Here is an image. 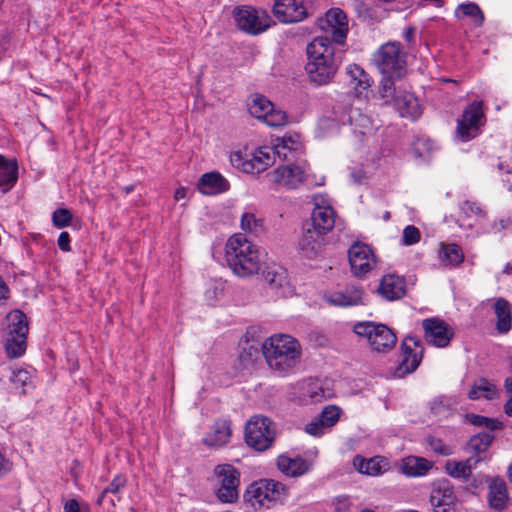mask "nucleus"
Here are the masks:
<instances>
[{
	"instance_id": "f257e3e1",
	"label": "nucleus",
	"mask_w": 512,
	"mask_h": 512,
	"mask_svg": "<svg viewBox=\"0 0 512 512\" xmlns=\"http://www.w3.org/2000/svg\"><path fill=\"white\" fill-rule=\"evenodd\" d=\"M306 73L318 86L331 83L342 63L343 50L337 51L327 36L315 37L306 48Z\"/></svg>"
},
{
	"instance_id": "f03ea898",
	"label": "nucleus",
	"mask_w": 512,
	"mask_h": 512,
	"mask_svg": "<svg viewBox=\"0 0 512 512\" xmlns=\"http://www.w3.org/2000/svg\"><path fill=\"white\" fill-rule=\"evenodd\" d=\"M372 62L382 75L380 96H390L394 85L401 83L407 74V54L399 42H387L372 55Z\"/></svg>"
},
{
	"instance_id": "7ed1b4c3",
	"label": "nucleus",
	"mask_w": 512,
	"mask_h": 512,
	"mask_svg": "<svg viewBox=\"0 0 512 512\" xmlns=\"http://www.w3.org/2000/svg\"><path fill=\"white\" fill-rule=\"evenodd\" d=\"M263 356L273 371L285 375L300 362L302 348L299 341L288 334H274L262 344Z\"/></svg>"
},
{
	"instance_id": "20e7f679",
	"label": "nucleus",
	"mask_w": 512,
	"mask_h": 512,
	"mask_svg": "<svg viewBox=\"0 0 512 512\" xmlns=\"http://www.w3.org/2000/svg\"><path fill=\"white\" fill-rule=\"evenodd\" d=\"M225 260L232 272L241 278L250 277L260 270L261 261L257 247L241 233L228 239Z\"/></svg>"
},
{
	"instance_id": "39448f33",
	"label": "nucleus",
	"mask_w": 512,
	"mask_h": 512,
	"mask_svg": "<svg viewBox=\"0 0 512 512\" xmlns=\"http://www.w3.org/2000/svg\"><path fill=\"white\" fill-rule=\"evenodd\" d=\"M289 496V489L273 479H262L251 483L244 494V499L253 509H269L283 503Z\"/></svg>"
},
{
	"instance_id": "423d86ee",
	"label": "nucleus",
	"mask_w": 512,
	"mask_h": 512,
	"mask_svg": "<svg viewBox=\"0 0 512 512\" xmlns=\"http://www.w3.org/2000/svg\"><path fill=\"white\" fill-rule=\"evenodd\" d=\"M276 438L275 423L263 415L251 417L245 426V441L256 451L263 452L270 449Z\"/></svg>"
},
{
	"instance_id": "0eeeda50",
	"label": "nucleus",
	"mask_w": 512,
	"mask_h": 512,
	"mask_svg": "<svg viewBox=\"0 0 512 512\" xmlns=\"http://www.w3.org/2000/svg\"><path fill=\"white\" fill-rule=\"evenodd\" d=\"M277 153L274 146H261L245 155L233 152L230 160L233 166L247 174H259L275 163Z\"/></svg>"
},
{
	"instance_id": "6e6552de",
	"label": "nucleus",
	"mask_w": 512,
	"mask_h": 512,
	"mask_svg": "<svg viewBox=\"0 0 512 512\" xmlns=\"http://www.w3.org/2000/svg\"><path fill=\"white\" fill-rule=\"evenodd\" d=\"M232 16L236 27L252 36L265 32L272 21L266 10L246 4L236 6Z\"/></svg>"
},
{
	"instance_id": "1a4fd4ad",
	"label": "nucleus",
	"mask_w": 512,
	"mask_h": 512,
	"mask_svg": "<svg viewBox=\"0 0 512 512\" xmlns=\"http://www.w3.org/2000/svg\"><path fill=\"white\" fill-rule=\"evenodd\" d=\"M353 331L368 340L371 348L377 352H388L397 341L395 333L386 325L372 321L358 322Z\"/></svg>"
},
{
	"instance_id": "9d476101",
	"label": "nucleus",
	"mask_w": 512,
	"mask_h": 512,
	"mask_svg": "<svg viewBox=\"0 0 512 512\" xmlns=\"http://www.w3.org/2000/svg\"><path fill=\"white\" fill-rule=\"evenodd\" d=\"M309 165L306 162L288 163L280 165L267 174L271 183L288 190L297 189L301 185L309 184Z\"/></svg>"
},
{
	"instance_id": "9b49d317",
	"label": "nucleus",
	"mask_w": 512,
	"mask_h": 512,
	"mask_svg": "<svg viewBox=\"0 0 512 512\" xmlns=\"http://www.w3.org/2000/svg\"><path fill=\"white\" fill-rule=\"evenodd\" d=\"M214 475L220 484L216 492L217 498L223 503L236 502L239 497V471L231 464H220L215 467Z\"/></svg>"
},
{
	"instance_id": "f8f14e48",
	"label": "nucleus",
	"mask_w": 512,
	"mask_h": 512,
	"mask_svg": "<svg viewBox=\"0 0 512 512\" xmlns=\"http://www.w3.org/2000/svg\"><path fill=\"white\" fill-rule=\"evenodd\" d=\"M317 24L334 46L344 44L349 29L347 16L341 9L328 10Z\"/></svg>"
},
{
	"instance_id": "ddd939ff",
	"label": "nucleus",
	"mask_w": 512,
	"mask_h": 512,
	"mask_svg": "<svg viewBox=\"0 0 512 512\" xmlns=\"http://www.w3.org/2000/svg\"><path fill=\"white\" fill-rule=\"evenodd\" d=\"M485 115L482 109V102L474 101L469 104L462 113L457 123V134L463 141H469L480 132L484 124Z\"/></svg>"
},
{
	"instance_id": "4468645a",
	"label": "nucleus",
	"mask_w": 512,
	"mask_h": 512,
	"mask_svg": "<svg viewBox=\"0 0 512 512\" xmlns=\"http://www.w3.org/2000/svg\"><path fill=\"white\" fill-rule=\"evenodd\" d=\"M380 97L384 100L385 104L394 106L402 117L416 119L421 114L417 98L405 89L402 82L394 85V89L389 97Z\"/></svg>"
},
{
	"instance_id": "2eb2a0df",
	"label": "nucleus",
	"mask_w": 512,
	"mask_h": 512,
	"mask_svg": "<svg viewBox=\"0 0 512 512\" xmlns=\"http://www.w3.org/2000/svg\"><path fill=\"white\" fill-rule=\"evenodd\" d=\"M351 271L356 277H363L376 267V257L367 244L355 242L348 250Z\"/></svg>"
},
{
	"instance_id": "dca6fc26",
	"label": "nucleus",
	"mask_w": 512,
	"mask_h": 512,
	"mask_svg": "<svg viewBox=\"0 0 512 512\" xmlns=\"http://www.w3.org/2000/svg\"><path fill=\"white\" fill-rule=\"evenodd\" d=\"M423 347L414 337H406L401 343V359L396 368L395 375L404 377L414 372L421 363Z\"/></svg>"
},
{
	"instance_id": "f3484780",
	"label": "nucleus",
	"mask_w": 512,
	"mask_h": 512,
	"mask_svg": "<svg viewBox=\"0 0 512 512\" xmlns=\"http://www.w3.org/2000/svg\"><path fill=\"white\" fill-rule=\"evenodd\" d=\"M422 326L425 340L435 347H447L454 337V329L440 318L424 319Z\"/></svg>"
},
{
	"instance_id": "a211bd4d",
	"label": "nucleus",
	"mask_w": 512,
	"mask_h": 512,
	"mask_svg": "<svg viewBox=\"0 0 512 512\" xmlns=\"http://www.w3.org/2000/svg\"><path fill=\"white\" fill-rule=\"evenodd\" d=\"M272 11L282 23H296L308 17L305 0H274Z\"/></svg>"
},
{
	"instance_id": "6ab92c4d",
	"label": "nucleus",
	"mask_w": 512,
	"mask_h": 512,
	"mask_svg": "<svg viewBox=\"0 0 512 512\" xmlns=\"http://www.w3.org/2000/svg\"><path fill=\"white\" fill-rule=\"evenodd\" d=\"M324 301L335 307H351L363 304V290L356 286H347L343 290L327 291Z\"/></svg>"
},
{
	"instance_id": "aec40b11",
	"label": "nucleus",
	"mask_w": 512,
	"mask_h": 512,
	"mask_svg": "<svg viewBox=\"0 0 512 512\" xmlns=\"http://www.w3.org/2000/svg\"><path fill=\"white\" fill-rule=\"evenodd\" d=\"M269 290L276 297H288L293 289L288 280L287 272L281 267L269 268L264 274Z\"/></svg>"
},
{
	"instance_id": "412c9836",
	"label": "nucleus",
	"mask_w": 512,
	"mask_h": 512,
	"mask_svg": "<svg viewBox=\"0 0 512 512\" xmlns=\"http://www.w3.org/2000/svg\"><path fill=\"white\" fill-rule=\"evenodd\" d=\"M324 245L325 235L313 228H308L298 242V249L302 256L313 259L321 253Z\"/></svg>"
},
{
	"instance_id": "4be33fe9",
	"label": "nucleus",
	"mask_w": 512,
	"mask_h": 512,
	"mask_svg": "<svg viewBox=\"0 0 512 512\" xmlns=\"http://www.w3.org/2000/svg\"><path fill=\"white\" fill-rule=\"evenodd\" d=\"M299 399L304 404H312L322 402L329 398L331 393L324 389L320 380L306 379L298 384Z\"/></svg>"
},
{
	"instance_id": "5701e85b",
	"label": "nucleus",
	"mask_w": 512,
	"mask_h": 512,
	"mask_svg": "<svg viewBox=\"0 0 512 512\" xmlns=\"http://www.w3.org/2000/svg\"><path fill=\"white\" fill-rule=\"evenodd\" d=\"M336 212L330 205L315 203L311 213V222L314 230L326 235L335 226Z\"/></svg>"
},
{
	"instance_id": "b1692460",
	"label": "nucleus",
	"mask_w": 512,
	"mask_h": 512,
	"mask_svg": "<svg viewBox=\"0 0 512 512\" xmlns=\"http://www.w3.org/2000/svg\"><path fill=\"white\" fill-rule=\"evenodd\" d=\"M455 495L453 487L443 481L433 487L430 495V502L434 512H448L454 504Z\"/></svg>"
},
{
	"instance_id": "393cba45",
	"label": "nucleus",
	"mask_w": 512,
	"mask_h": 512,
	"mask_svg": "<svg viewBox=\"0 0 512 512\" xmlns=\"http://www.w3.org/2000/svg\"><path fill=\"white\" fill-rule=\"evenodd\" d=\"M232 435L231 423L227 419H218L203 438V443L211 448H219L230 441Z\"/></svg>"
},
{
	"instance_id": "a878e982",
	"label": "nucleus",
	"mask_w": 512,
	"mask_h": 512,
	"mask_svg": "<svg viewBox=\"0 0 512 512\" xmlns=\"http://www.w3.org/2000/svg\"><path fill=\"white\" fill-rule=\"evenodd\" d=\"M487 501L489 507L497 512L504 511L509 504L508 488L504 480L495 478L488 486Z\"/></svg>"
},
{
	"instance_id": "bb28decb",
	"label": "nucleus",
	"mask_w": 512,
	"mask_h": 512,
	"mask_svg": "<svg viewBox=\"0 0 512 512\" xmlns=\"http://www.w3.org/2000/svg\"><path fill=\"white\" fill-rule=\"evenodd\" d=\"M229 189V182L219 172L203 174L198 182V190L203 195H217Z\"/></svg>"
},
{
	"instance_id": "cd10ccee",
	"label": "nucleus",
	"mask_w": 512,
	"mask_h": 512,
	"mask_svg": "<svg viewBox=\"0 0 512 512\" xmlns=\"http://www.w3.org/2000/svg\"><path fill=\"white\" fill-rule=\"evenodd\" d=\"M378 292L389 301L400 299L406 292L405 280L398 275H385L380 282Z\"/></svg>"
},
{
	"instance_id": "c85d7f7f",
	"label": "nucleus",
	"mask_w": 512,
	"mask_h": 512,
	"mask_svg": "<svg viewBox=\"0 0 512 512\" xmlns=\"http://www.w3.org/2000/svg\"><path fill=\"white\" fill-rule=\"evenodd\" d=\"M480 460V458L472 457L465 461L448 460L445 463V471L452 478L467 481Z\"/></svg>"
},
{
	"instance_id": "c756f323",
	"label": "nucleus",
	"mask_w": 512,
	"mask_h": 512,
	"mask_svg": "<svg viewBox=\"0 0 512 512\" xmlns=\"http://www.w3.org/2000/svg\"><path fill=\"white\" fill-rule=\"evenodd\" d=\"M434 466L432 461L423 457L408 456L402 460L401 471L408 477L425 476Z\"/></svg>"
},
{
	"instance_id": "7c9ffc66",
	"label": "nucleus",
	"mask_w": 512,
	"mask_h": 512,
	"mask_svg": "<svg viewBox=\"0 0 512 512\" xmlns=\"http://www.w3.org/2000/svg\"><path fill=\"white\" fill-rule=\"evenodd\" d=\"M18 178L16 160L6 159L0 154V191L6 193L12 189Z\"/></svg>"
},
{
	"instance_id": "2f4dec72",
	"label": "nucleus",
	"mask_w": 512,
	"mask_h": 512,
	"mask_svg": "<svg viewBox=\"0 0 512 512\" xmlns=\"http://www.w3.org/2000/svg\"><path fill=\"white\" fill-rule=\"evenodd\" d=\"M277 467L285 475L298 477L309 471V464L301 457L291 458L287 455H280L277 458Z\"/></svg>"
},
{
	"instance_id": "473e14b6",
	"label": "nucleus",
	"mask_w": 512,
	"mask_h": 512,
	"mask_svg": "<svg viewBox=\"0 0 512 512\" xmlns=\"http://www.w3.org/2000/svg\"><path fill=\"white\" fill-rule=\"evenodd\" d=\"M28 333V323L26 315L20 310L11 311L6 316V328L4 336L26 337Z\"/></svg>"
},
{
	"instance_id": "72a5a7b5",
	"label": "nucleus",
	"mask_w": 512,
	"mask_h": 512,
	"mask_svg": "<svg viewBox=\"0 0 512 512\" xmlns=\"http://www.w3.org/2000/svg\"><path fill=\"white\" fill-rule=\"evenodd\" d=\"M493 308L497 318V331L502 334L509 332L512 327L511 304L504 298H498Z\"/></svg>"
},
{
	"instance_id": "f704fd0d",
	"label": "nucleus",
	"mask_w": 512,
	"mask_h": 512,
	"mask_svg": "<svg viewBox=\"0 0 512 512\" xmlns=\"http://www.w3.org/2000/svg\"><path fill=\"white\" fill-rule=\"evenodd\" d=\"M346 74L349 76L358 94H362V92L368 90L373 83L370 75L357 64H349L346 67Z\"/></svg>"
},
{
	"instance_id": "c9c22d12",
	"label": "nucleus",
	"mask_w": 512,
	"mask_h": 512,
	"mask_svg": "<svg viewBox=\"0 0 512 512\" xmlns=\"http://www.w3.org/2000/svg\"><path fill=\"white\" fill-rule=\"evenodd\" d=\"M468 397L471 400H478L480 398L493 400L498 397V389L495 384L491 383L486 378H479L469 390Z\"/></svg>"
},
{
	"instance_id": "e433bc0d",
	"label": "nucleus",
	"mask_w": 512,
	"mask_h": 512,
	"mask_svg": "<svg viewBox=\"0 0 512 512\" xmlns=\"http://www.w3.org/2000/svg\"><path fill=\"white\" fill-rule=\"evenodd\" d=\"M455 16L462 20L470 18L474 26L481 27L484 23L485 16L478 4L474 2L459 4L455 10Z\"/></svg>"
},
{
	"instance_id": "4c0bfd02",
	"label": "nucleus",
	"mask_w": 512,
	"mask_h": 512,
	"mask_svg": "<svg viewBox=\"0 0 512 512\" xmlns=\"http://www.w3.org/2000/svg\"><path fill=\"white\" fill-rule=\"evenodd\" d=\"M439 258L443 264L449 267H458L464 261L462 248L457 244H442Z\"/></svg>"
},
{
	"instance_id": "58836bf2",
	"label": "nucleus",
	"mask_w": 512,
	"mask_h": 512,
	"mask_svg": "<svg viewBox=\"0 0 512 512\" xmlns=\"http://www.w3.org/2000/svg\"><path fill=\"white\" fill-rule=\"evenodd\" d=\"M273 146L275 150H278L277 157L289 160V155H292L293 151L297 150L300 146L299 136L297 134L285 135L282 138H278Z\"/></svg>"
},
{
	"instance_id": "ea45409f",
	"label": "nucleus",
	"mask_w": 512,
	"mask_h": 512,
	"mask_svg": "<svg viewBox=\"0 0 512 512\" xmlns=\"http://www.w3.org/2000/svg\"><path fill=\"white\" fill-rule=\"evenodd\" d=\"M272 107L273 103L259 94L253 95L248 103L249 113L261 121L267 116L268 112H271Z\"/></svg>"
},
{
	"instance_id": "a19ab883",
	"label": "nucleus",
	"mask_w": 512,
	"mask_h": 512,
	"mask_svg": "<svg viewBox=\"0 0 512 512\" xmlns=\"http://www.w3.org/2000/svg\"><path fill=\"white\" fill-rule=\"evenodd\" d=\"M381 463L382 460L378 457L370 459L357 458L354 462L360 473L369 476H378L384 472V467Z\"/></svg>"
},
{
	"instance_id": "79ce46f5",
	"label": "nucleus",
	"mask_w": 512,
	"mask_h": 512,
	"mask_svg": "<svg viewBox=\"0 0 512 512\" xmlns=\"http://www.w3.org/2000/svg\"><path fill=\"white\" fill-rule=\"evenodd\" d=\"M459 209L465 218L474 219L476 222L486 218L485 209L476 201L465 200L459 204Z\"/></svg>"
},
{
	"instance_id": "37998d69",
	"label": "nucleus",
	"mask_w": 512,
	"mask_h": 512,
	"mask_svg": "<svg viewBox=\"0 0 512 512\" xmlns=\"http://www.w3.org/2000/svg\"><path fill=\"white\" fill-rule=\"evenodd\" d=\"M9 381L11 382L13 389L20 393H25V387L31 383L32 375L27 369H10Z\"/></svg>"
},
{
	"instance_id": "c03bdc74",
	"label": "nucleus",
	"mask_w": 512,
	"mask_h": 512,
	"mask_svg": "<svg viewBox=\"0 0 512 512\" xmlns=\"http://www.w3.org/2000/svg\"><path fill=\"white\" fill-rule=\"evenodd\" d=\"M26 337L4 336L5 350L9 358H19L26 351Z\"/></svg>"
},
{
	"instance_id": "a18cd8bd",
	"label": "nucleus",
	"mask_w": 512,
	"mask_h": 512,
	"mask_svg": "<svg viewBox=\"0 0 512 512\" xmlns=\"http://www.w3.org/2000/svg\"><path fill=\"white\" fill-rule=\"evenodd\" d=\"M240 226L243 231L252 233L254 235H259L263 232L262 220L256 218V216L253 213H243L240 221Z\"/></svg>"
},
{
	"instance_id": "49530a36",
	"label": "nucleus",
	"mask_w": 512,
	"mask_h": 512,
	"mask_svg": "<svg viewBox=\"0 0 512 512\" xmlns=\"http://www.w3.org/2000/svg\"><path fill=\"white\" fill-rule=\"evenodd\" d=\"M353 114L349 116V123L354 126L353 132L360 134L361 136L371 131V121L368 117L362 115L359 111H353Z\"/></svg>"
},
{
	"instance_id": "de8ad7c7",
	"label": "nucleus",
	"mask_w": 512,
	"mask_h": 512,
	"mask_svg": "<svg viewBox=\"0 0 512 512\" xmlns=\"http://www.w3.org/2000/svg\"><path fill=\"white\" fill-rule=\"evenodd\" d=\"M493 437L489 433H479L468 442V448L474 453H483L491 445Z\"/></svg>"
},
{
	"instance_id": "09e8293b",
	"label": "nucleus",
	"mask_w": 512,
	"mask_h": 512,
	"mask_svg": "<svg viewBox=\"0 0 512 512\" xmlns=\"http://www.w3.org/2000/svg\"><path fill=\"white\" fill-rule=\"evenodd\" d=\"M426 443L436 454L441 456H450L453 454V447L445 444L440 438L428 436Z\"/></svg>"
},
{
	"instance_id": "8fccbe9b",
	"label": "nucleus",
	"mask_w": 512,
	"mask_h": 512,
	"mask_svg": "<svg viewBox=\"0 0 512 512\" xmlns=\"http://www.w3.org/2000/svg\"><path fill=\"white\" fill-rule=\"evenodd\" d=\"M72 213L67 208H58L52 214V223L57 228H64L70 225Z\"/></svg>"
},
{
	"instance_id": "3c124183",
	"label": "nucleus",
	"mask_w": 512,
	"mask_h": 512,
	"mask_svg": "<svg viewBox=\"0 0 512 512\" xmlns=\"http://www.w3.org/2000/svg\"><path fill=\"white\" fill-rule=\"evenodd\" d=\"M339 417L340 409L333 405L326 406L319 415V418L327 428H330L333 425H335L336 422L339 420Z\"/></svg>"
},
{
	"instance_id": "603ef678",
	"label": "nucleus",
	"mask_w": 512,
	"mask_h": 512,
	"mask_svg": "<svg viewBox=\"0 0 512 512\" xmlns=\"http://www.w3.org/2000/svg\"><path fill=\"white\" fill-rule=\"evenodd\" d=\"M263 122L270 127H280L287 123V115L282 110H276L274 106L271 112H268L267 116L263 119Z\"/></svg>"
},
{
	"instance_id": "864d4df0",
	"label": "nucleus",
	"mask_w": 512,
	"mask_h": 512,
	"mask_svg": "<svg viewBox=\"0 0 512 512\" xmlns=\"http://www.w3.org/2000/svg\"><path fill=\"white\" fill-rule=\"evenodd\" d=\"M126 484V480L121 475H116L110 484L102 491L101 495L99 496L98 502L101 503L104 496L107 493L116 494L120 491L121 488H123Z\"/></svg>"
},
{
	"instance_id": "5fc2aeb1",
	"label": "nucleus",
	"mask_w": 512,
	"mask_h": 512,
	"mask_svg": "<svg viewBox=\"0 0 512 512\" xmlns=\"http://www.w3.org/2000/svg\"><path fill=\"white\" fill-rule=\"evenodd\" d=\"M467 419L475 426H483L492 430L498 427L497 421L481 415L471 414L467 416Z\"/></svg>"
},
{
	"instance_id": "6e6d98bb",
	"label": "nucleus",
	"mask_w": 512,
	"mask_h": 512,
	"mask_svg": "<svg viewBox=\"0 0 512 512\" xmlns=\"http://www.w3.org/2000/svg\"><path fill=\"white\" fill-rule=\"evenodd\" d=\"M420 240V231L413 225H408L403 230V243L405 245H414Z\"/></svg>"
},
{
	"instance_id": "4d7b16f0",
	"label": "nucleus",
	"mask_w": 512,
	"mask_h": 512,
	"mask_svg": "<svg viewBox=\"0 0 512 512\" xmlns=\"http://www.w3.org/2000/svg\"><path fill=\"white\" fill-rule=\"evenodd\" d=\"M328 428L324 425L318 417L305 426V431L312 436H321Z\"/></svg>"
},
{
	"instance_id": "13d9d810",
	"label": "nucleus",
	"mask_w": 512,
	"mask_h": 512,
	"mask_svg": "<svg viewBox=\"0 0 512 512\" xmlns=\"http://www.w3.org/2000/svg\"><path fill=\"white\" fill-rule=\"evenodd\" d=\"M70 241H71V238H70L69 233L67 231L61 232L58 237V240H57L59 249L64 252L71 251Z\"/></svg>"
},
{
	"instance_id": "bf43d9fd",
	"label": "nucleus",
	"mask_w": 512,
	"mask_h": 512,
	"mask_svg": "<svg viewBox=\"0 0 512 512\" xmlns=\"http://www.w3.org/2000/svg\"><path fill=\"white\" fill-rule=\"evenodd\" d=\"M63 512H81V507L76 499H70L65 502Z\"/></svg>"
},
{
	"instance_id": "052dcab7",
	"label": "nucleus",
	"mask_w": 512,
	"mask_h": 512,
	"mask_svg": "<svg viewBox=\"0 0 512 512\" xmlns=\"http://www.w3.org/2000/svg\"><path fill=\"white\" fill-rule=\"evenodd\" d=\"M448 409L442 404L441 401H433L431 403V412L435 415V416H438L444 412H446Z\"/></svg>"
},
{
	"instance_id": "680f3d73",
	"label": "nucleus",
	"mask_w": 512,
	"mask_h": 512,
	"mask_svg": "<svg viewBox=\"0 0 512 512\" xmlns=\"http://www.w3.org/2000/svg\"><path fill=\"white\" fill-rule=\"evenodd\" d=\"M509 226V221L505 219H500L498 221H495L492 225V231L494 233L501 232L505 230Z\"/></svg>"
},
{
	"instance_id": "e2e57ef3",
	"label": "nucleus",
	"mask_w": 512,
	"mask_h": 512,
	"mask_svg": "<svg viewBox=\"0 0 512 512\" xmlns=\"http://www.w3.org/2000/svg\"><path fill=\"white\" fill-rule=\"evenodd\" d=\"M187 189L184 187H180L175 191L174 198L176 201L183 199L186 196Z\"/></svg>"
},
{
	"instance_id": "0e129e2a",
	"label": "nucleus",
	"mask_w": 512,
	"mask_h": 512,
	"mask_svg": "<svg viewBox=\"0 0 512 512\" xmlns=\"http://www.w3.org/2000/svg\"><path fill=\"white\" fill-rule=\"evenodd\" d=\"M504 411H505L506 415H508L509 417H512V399H508V401L504 405Z\"/></svg>"
},
{
	"instance_id": "69168bd1",
	"label": "nucleus",
	"mask_w": 512,
	"mask_h": 512,
	"mask_svg": "<svg viewBox=\"0 0 512 512\" xmlns=\"http://www.w3.org/2000/svg\"><path fill=\"white\" fill-rule=\"evenodd\" d=\"M504 387H505L506 393L512 392V377H508L505 379Z\"/></svg>"
},
{
	"instance_id": "338daca9",
	"label": "nucleus",
	"mask_w": 512,
	"mask_h": 512,
	"mask_svg": "<svg viewBox=\"0 0 512 512\" xmlns=\"http://www.w3.org/2000/svg\"><path fill=\"white\" fill-rule=\"evenodd\" d=\"M413 33H414V30L412 28H408L406 29L405 33H404V38L410 42L412 40V37H413Z\"/></svg>"
},
{
	"instance_id": "774afa93",
	"label": "nucleus",
	"mask_w": 512,
	"mask_h": 512,
	"mask_svg": "<svg viewBox=\"0 0 512 512\" xmlns=\"http://www.w3.org/2000/svg\"><path fill=\"white\" fill-rule=\"evenodd\" d=\"M351 175H352L354 181L357 182V183H360L362 178H363V175H362V173L360 171L357 172V173L353 172Z\"/></svg>"
}]
</instances>
